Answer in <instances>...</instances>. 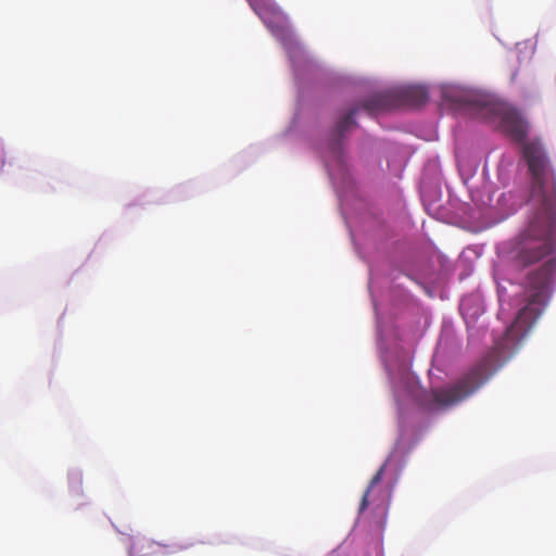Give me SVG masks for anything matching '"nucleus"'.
<instances>
[{"label": "nucleus", "mask_w": 556, "mask_h": 556, "mask_svg": "<svg viewBox=\"0 0 556 556\" xmlns=\"http://www.w3.org/2000/svg\"><path fill=\"white\" fill-rule=\"evenodd\" d=\"M531 179V200L538 212L520 233L514 256L516 267L523 269L543 262L531 270L523 285L526 305L520 308L505 336L519 341L530 331L545 309L556 280V176L551 160L539 140L522 147Z\"/></svg>", "instance_id": "f257e3e1"}, {"label": "nucleus", "mask_w": 556, "mask_h": 556, "mask_svg": "<svg viewBox=\"0 0 556 556\" xmlns=\"http://www.w3.org/2000/svg\"><path fill=\"white\" fill-rule=\"evenodd\" d=\"M459 108L470 116L498 125L513 140L521 142L529 130L528 122L507 103L495 101L480 93H464L458 99Z\"/></svg>", "instance_id": "f03ea898"}, {"label": "nucleus", "mask_w": 556, "mask_h": 556, "mask_svg": "<svg viewBox=\"0 0 556 556\" xmlns=\"http://www.w3.org/2000/svg\"><path fill=\"white\" fill-rule=\"evenodd\" d=\"M492 375L491 364L483 359L453 384L425 391L419 401L428 410L453 406L475 393Z\"/></svg>", "instance_id": "7ed1b4c3"}, {"label": "nucleus", "mask_w": 556, "mask_h": 556, "mask_svg": "<svg viewBox=\"0 0 556 556\" xmlns=\"http://www.w3.org/2000/svg\"><path fill=\"white\" fill-rule=\"evenodd\" d=\"M428 100V91L421 86H407L372 97L364 103V109L374 111L401 105L420 106Z\"/></svg>", "instance_id": "20e7f679"}, {"label": "nucleus", "mask_w": 556, "mask_h": 556, "mask_svg": "<svg viewBox=\"0 0 556 556\" xmlns=\"http://www.w3.org/2000/svg\"><path fill=\"white\" fill-rule=\"evenodd\" d=\"M356 110H351L345 116H343L336 125L334 128V144H337L340 139L344 136L345 131L350 130L353 126H355L354 114Z\"/></svg>", "instance_id": "39448f33"}, {"label": "nucleus", "mask_w": 556, "mask_h": 556, "mask_svg": "<svg viewBox=\"0 0 556 556\" xmlns=\"http://www.w3.org/2000/svg\"><path fill=\"white\" fill-rule=\"evenodd\" d=\"M386 466L387 464H383L378 470L377 472L374 475V477L370 479L369 481V484L362 497V501H361V504H359V513H363L367 509L368 505H369V494L371 492V490L378 484L381 482L382 478H383V473H384V470H386Z\"/></svg>", "instance_id": "423d86ee"}, {"label": "nucleus", "mask_w": 556, "mask_h": 556, "mask_svg": "<svg viewBox=\"0 0 556 556\" xmlns=\"http://www.w3.org/2000/svg\"><path fill=\"white\" fill-rule=\"evenodd\" d=\"M270 12H271L274 18H276L277 21L285 20V14L279 9L273 8V9H270Z\"/></svg>", "instance_id": "0eeeda50"}, {"label": "nucleus", "mask_w": 556, "mask_h": 556, "mask_svg": "<svg viewBox=\"0 0 556 556\" xmlns=\"http://www.w3.org/2000/svg\"><path fill=\"white\" fill-rule=\"evenodd\" d=\"M258 15L263 18V21L267 24L268 27L273 28V23L267 17V10L262 12L258 11Z\"/></svg>", "instance_id": "6e6552de"}, {"label": "nucleus", "mask_w": 556, "mask_h": 556, "mask_svg": "<svg viewBox=\"0 0 556 556\" xmlns=\"http://www.w3.org/2000/svg\"><path fill=\"white\" fill-rule=\"evenodd\" d=\"M73 481L78 485L81 483V478L78 475H75L73 477Z\"/></svg>", "instance_id": "1a4fd4ad"}]
</instances>
